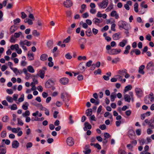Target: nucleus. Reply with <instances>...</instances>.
Masks as SVG:
<instances>
[{
	"instance_id": "obj_58",
	"label": "nucleus",
	"mask_w": 154,
	"mask_h": 154,
	"mask_svg": "<svg viewBox=\"0 0 154 154\" xmlns=\"http://www.w3.org/2000/svg\"><path fill=\"white\" fill-rule=\"evenodd\" d=\"M22 34V33L21 32H20L18 33L16 32L14 34V36L15 37L18 38Z\"/></svg>"
},
{
	"instance_id": "obj_41",
	"label": "nucleus",
	"mask_w": 154,
	"mask_h": 154,
	"mask_svg": "<svg viewBox=\"0 0 154 154\" xmlns=\"http://www.w3.org/2000/svg\"><path fill=\"white\" fill-rule=\"evenodd\" d=\"M10 109L11 110H15L17 109V105L14 103L12 105L10 106Z\"/></svg>"
},
{
	"instance_id": "obj_26",
	"label": "nucleus",
	"mask_w": 154,
	"mask_h": 154,
	"mask_svg": "<svg viewBox=\"0 0 154 154\" xmlns=\"http://www.w3.org/2000/svg\"><path fill=\"white\" fill-rule=\"evenodd\" d=\"M131 48V46L129 45L127 46L125 48V50L124 54H127L129 53V50Z\"/></svg>"
},
{
	"instance_id": "obj_28",
	"label": "nucleus",
	"mask_w": 154,
	"mask_h": 154,
	"mask_svg": "<svg viewBox=\"0 0 154 154\" xmlns=\"http://www.w3.org/2000/svg\"><path fill=\"white\" fill-rule=\"evenodd\" d=\"M126 22L123 21H120L118 22V25L119 28H123Z\"/></svg>"
},
{
	"instance_id": "obj_9",
	"label": "nucleus",
	"mask_w": 154,
	"mask_h": 154,
	"mask_svg": "<svg viewBox=\"0 0 154 154\" xmlns=\"http://www.w3.org/2000/svg\"><path fill=\"white\" fill-rule=\"evenodd\" d=\"M45 72L43 70H40L36 76L37 77V75L39 76L41 79H43L44 78L45 76Z\"/></svg>"
},
{
	"instance_id": "obj_60",
	"label": "nucleus",
	"mask_w": 154,
	"mask_h": 154,
	"mask_svg": "<svg viewBox=\"0 0 154 154\" xmlns=\"http://www.w3.org/2000/svg\"><path fill=\"white\" fill-rule=\"evenodd\" d=\"M21 17L23 19L27 17L26 14L24 12H21Z\"/></svg>"
},
{
	"instance_id": "obj_35",
	"label": "nucleus",
	"mask_w": 154,
	"mask_h": 154,
	"mask_svg": "<svg viewBox=\"0 0 154 154\" xmlns=\"http://www.w3.org/2000/svg\"><path fill=\"white\" fill-rule=\"evenodd\" d=\"M132 88V86L131 85H128L125 86V89H124V91L125 92H127L129 90H131Z\"/></svg>"
},
{
	"instance_id": "obj_25",
	"label": "nucleus",
	"mask_w": 154,
	"mask_h": 154,
	"mask_svg": "<svg viewBox=\"0 0 154 154\" xmlns=\"http://www.w3.org/2000/svg\"><path fill=\"white\" fill-rule=\"evenodd\" d=\"M92 110L91 109H88L86 111V114L87 116H91L92 114Z\"/></svg>"
},
{
	"instance_id": "obj_57",
	"label": "nucleus",
	"mask_w": 154,
	"mask_h": 154,
	"mask_svg": "<svg viewBox=\"0 0 154 154\" xmlns=\"http://www.w3.org/2000/svg\"><path fill=\"white\" fill-rule=\"evenodd\" d=\"M1 135L2 137L4 138L6 136V132L5 131H3L1 134Z\"/></svg>"
},
{
	"instance_id": "obj_16",
	"label": "nucleus",
	"mask_w": 154,
	"mask_h": 154,
	"mask_svg": "<svg viewBox=\"0 0 154 154\" xmlns=\"http://www.w3.org/2000/svg\"><path fill=\"white\" fill-rule=\"evenodd\" d=\"M127 43L128 41L127 40L123 39L122 41L119 42V45L121 47H123L127 44Z\"/></svg>"
},
{
	"instance_id": "obj_29",
	"label": "nucleus",
	"mask_w": 154,
	"mask_h": 154,
	"mask_svg": "<svg viewBox=\"0 0 154 154\" xmlns=\"http://www.w3.org/2000/svg\"><path fill=\"white\" fill-rule=\"evenodd\" d=\"M27 69L28 71L31 73H33L35 72V70L33 68L32 66H28L27 67Z\"/></svg>"
},
{
	"instance_id": "obj_34",
	"label": "nucleus",
	"mask_w": 154,
	"mask_h": 154,
	"mask_svg": "<svg viewBox=\"0 0 154 154\" xmlns=\"http://www.w3.org/2000/svg\"><path fill=\"white\" fill-rule=\"evenodd\" d=\"M32 34L35 36L38 37L40 35V33L36 30H34L32 32Z\"/></svg>"
},
{
	"instance_id": "obj_45",
	"label": "nucleus",
	"mask_w": 154,
	"mask_h": 154,
	"mask_svg": "<svg viewBox=\"0 0 154 154\" xmlns=\"http://www.w3.org/2000/svg\"><path fill=\"white\" fill-rule=\"evenodd\" d=\"M92 34L91 29L89 28L86 32V34L88 36H90Z\"/></svg>"
},
{
	"instance_id": "obj_23",
	"label": "nucleus",
	"mask_w": 154,
	"mask_h": 154,
	"mask_svg": "<svg viewBox=\"0 0 154 154\" xmlns=\"http://www.w3.org/2000/svg\"><path fill=\"white\" fill-rule=\"evenodd\" d=\"M131 28V26L128 23L125 22L124 26L123 28L125 29L126 31H128Z\"/></svg>"
},
{
	"instance_id": "obj_21",
	"label": "nucleus",
	"mask_w": 154,
	"mask_h": 154,
	"mask_svg": "<svg viewBox=\"0 0 154 154\" xmlns=\"http://www.w3.org/2000/svg\"><path fill=\"white\" fill-rule=\"evenodd\" d=\"M117 49H113L109 51H108L107 53L110 55L116 54H117Z\"/></svg>"
},
{
	"instance_id": "obj_49",
	"label": "nucleus",
	"mask_w": 154,
	"mask_h": 154,
	"mask_svg": "<svg viewBox=\"0 0 154 154\" xmlns=\"http://www.w3.org/2000/svg\"><path fill=\"white\" fill-rule=\"evenodd\" d=\"M32 143L31 142H29L26 144V148L27 149L32 147Z\"/></svg>"
},
{
	"instance_id": "obj_36",
	"label": "nucleus",
	"mask_w": 154,
	"mask_h": 154,
	"mask_svg": "<svg viewBox=\"0 0 154 154\" xmlns=\"http://www.w3.org/2000/svg\"><path fill=\"white\" fill-rule=\"evenodd\" d=\"M86 5L85 4H83L81 6V9L80 11V12L81 13H82L84 11L85 9L86 8Z\"/></svg>"
},
{
	"instance_id": "obj_63",
	"label": "nucleus",
	"mask_w": 154,
	"mask_h": 154,
	"mask_svg": "<svg viewBox=\"0 0 154 154\" xmlns=\"http://www.w3.org/2000/svg\"><path fill=\"white\" fill-rule=\"evenodd\" d=\"M14 24H16L17 23H19L20 22V19L17 18L14 20Z\"/></svg>"
},
{
	"instance_id": "obj_18",
	"label": "nucleus",
	"mask_w": 154,
	"mask_h": 154,
	"mask_svg": "<svg viewBox=\"0 0 154 154\" xmlns=\"http://www.w3.org/2000/svg\"><path fill=\"white\" fill-rule=\"evenodd\" d=\"M145 66L144 65H142L140 66L139 68L138 72L140 73L143 75L144 74V72L143 69L145 68Z\"/></svg>"
},
{
	"instance_id": "obj_15",
	"label": "nucleus",
	"mask_w": 154,
	"mask_h": 154,
	"mask_svg": "<svg viewBox=\"0 0 154 154\" xmlns=\"http://www.w3.org/2000/svg\"><path fill=\"white\" fill-rule=\"evenodd\" d=\"M19 143L18 141L16 140L13 141L12 143V147L15 149L17 148L19 146Z\"/></svg>"
},
{
	"instance_id": "obj_55",
	"label": "nucleus",
	"mask_w": 154,
	"mask_h": 154,
	"mask_svg": "<svg viewBox=\"0 0 154 154\" xmlns=\"http://www.w3.org/2000/svg\"><path fill=\"white\" fill-rule=\"evenodd\" d=\"M145 2L144 1H143L140 4V6L141 7L144 8H147L148 6L146 4L144 5Z\"/></svg>"
},
{
	"instance_id": "obj_33",
	"label": "nucleus",
	"mask_w": 154,
	"mask_h": 154,
	"mask_svg": "<svg viewBox=\"0 0 154 154\" xmlns=\"http://www.w3.org/2000/svg\"><path fill=\"white\" fill-rule=\"evenodd\" d=\"M37 24L38 25L37 27L38 28V29L40 30L41 29L42 27V24L41 22L39 20H37Z\"/></svg>"
},
{
	"instance_id": "obj_50",
	"label": "nucleus",
	"mask_w": 154,
	"mask_h": 154,
	"mask_svg": "<svg viewBox=\"0 0 154 154\" xmlns=\"http://www.w3.org/2000/svg\"><path fill=\"white\" fill-rule=\"evenodd\" d=\"M113 8V5L112 4L109 5L108 8L106 9V11L109 12Z\"/></svg>"
},
{
	"instance_id": "obj_8",
	"label": "nucleus",
	"mask_w": 154,
	"mask_h": 154,
	"mask_svg": "<svg viewBox=\"0 0 154 154\" xmlns=\"http://www.w3.org/2000/svg\"><path fill=\"white\" fill-rule=\"evenodd\" d=\"M63 4L65 7L70 8L72 6L73 3L70 0H66V1L64 2Z\"/></svg>"
},
{
	"instance_id": "obj_10",
	"label": "nucleus",
	"mask_w": 154,
	"mask_h": 154,
	"mask_svg": "<svg viewBox=\"0 0 154 154\" xmlns=\"http://www.w3.org/2000/svg\"><path fill=\"white\" fill-rule=\"evenodd\" d=\"M122 73H124L125 75V77L127 79L128 78L130 75L128 73H127V71L126 69H123L120 70L119 71L118 73L119 74H122Z\"/></svg>"
},
{
	"instance_id": "obj_1",
	"label": "nucleus",
	"mask_w": 154,
	"mask_h": 154,
	"mask_svg": "<svg viewBox=\"0 0 154 154\" xmlns=\"http://www.w3.org/2000/svg\"><path fill=\"white\" fill-rule=\"evenodd\" d=\"M55 81L52 79L48 80L46 82L45 87L46 88H50L53 86L55 83Z\"/></svg>"
},
{
	"instance_id": "obj_24",
	"label": "nucleus",
	"mask_w": 154,
	"mask_h": 154,
	"mask_svg": "<svg viewBox=\"0 0 154 154\" xmlns=\"http://www.w3.org/2000/svg\"><path fill=\"white\" fill-rule=\"evenodd\" d=\"M11 69L13 71V72L16 74V75H17L18 73L20 74L22 73V72L21 70V72H20V71L18 70L17 68H13V67H11Z\"/></svg>"
},
{
	"instance_id": "obj_54",
	"label": "nucleus",
	"mask_w": 154,
	"mask_h": 154,
	"mask_svg": "<svg viewBox=\"0 0 154 154\" xmlns=\"http://www.w3.org/2000/svg\"><path fill=\"white\" fill-rule=\"evenodd\" d=\"M40 65V63L39 61L38 60H35L34 61V63L33 64V65L35 66L36 67Z\"/></svg>"
},
{
	"instance_id": "obj_17",
	"label": "nucleus",
	"mask_w": 154,
	"mask_h": 154,
	"mask_svg": "<svg viewBox=\"0 0 154 154\" xmlns=\"http://www.w3.org/2000/svg\"><path fill=\"white\" fill-rule=\"evenodd\" d=\"M28 58L30 60H32L34 59V57L33 53L29 51L27 54Z\"/></svg>"
},
{
	"instance_id": "obj_62",
	"label": "nucleus",
	"mask_w": 154,
	"mask_h": 154,
	"mask_svg": "<svg viewBox=\"0 0 154 154\" xmlns=\"http://www.w3.org/2000/svg\"><path fill=\"white\" fill-rule=\"evenodd\" d=\"M78 60H81L83 59L84 60H85L86 59V57L85 56H84L83 57H82L81 56H79L78 57Z\"/></svg>"
},
{
	"instance_id": "obj_48",
	"label": "nucleus",
	"mask_w": 154,
	"mask_h": 154,
	"mask_svg": "<svg viewBox=\"0 0 154 154\" xmlns=\"http://www.w3.org/2000/svg\"><path fill=\"white\" fill-rule=\"evenodd\" d=\"M6 99L9 103H12L13 101V98L9 96H8L6 97Z\"/></svg>"
},
{
	"instance_id": "obj_11",
	"label": "nucleus",
	"mask_w": 154,
	"mask_h": 154,
	"mask_svg": "<svg viewBox=\"0 0 154 154\" xmlns=\"http://www.w3.org/2000/svg\"><path fill=\"white\" fill-rule=\"evenodd\" d=\"M69 81V79L66 78H63L60 79V82L62 84L65 85L67 84Z\"/></svg>"
},
{
	"instance_id": "obj_46",
	"label": "nucleus",
	"mask_w": 154,
	"mask_h": 154,
	"mask_svg": "<svg viewBox=\"0 0 154 154\" xmlns=\"http://www.w3.org/2000/svg\"><path fill=\"white\" fill-rule=\"evenodd\" d=\"M126 152L123 150L119 148L118 151V154H126Z\"/></svg>"
},
{
	"instance_id": "obj_64",
	"label": "nucleus",
	"mask_w": 154,
	"mask_h": 154,
	"mask_svg": "<svg viewBox=\"0 0 154 154\" xmlns=\"http://www.w3.org/2000/svg\"><path fill=\"white\" fill-rule=\"evenodd\" d=\"M66 57L68 59H70L72 58V57L71 56L69 53H68L65 55Z\"/></svg>"
},
{
	"instance_id": "obj_43",
	"label": "nucleus",
	"mask_w": 154,
	"mask_h": 154,
	"mask_svg": "<svg viewBox=\"0 0 154 154\" xmlns=\"http://www.w3.org/2000/svg\"><path fill=\"white\" fill-rule=\"evenodd\" d=\"M134 9L135 11L137 13L138 12V4L137 3H136L134 5Z\"/></svg>"
},
{
	"instance_id": "obj_4",
	"label": "nucleus",
	"mask_w": 154,
	"mask_h": 154,
	"mask_svg": "<svg viewBox=\"0 0 154 154\" xmlns=\"http://www.w3.org/2000/svg\"><path fill=\"white\" fill-rule=\"evenodd\" d=\"M147 70H154V62L151 61L148 63L146 66Z\"/></svg>"
},
{
	"instance_id": "obj_51",
	"label": "nucleus",
	"mask_w": 154,
	"mask_h": 154,
	"mask_svg": "<svg viewBox=\"0 0 154 154\" xmlns=\"http://www.w3.org/2000/svg\"><path fill=\"white\" fill-rule=\"evenodd\" d=\"M70 40V36H69L66 39L63 40V43H68Z\"/></svg>"
},
{
	"instance_id": "obj_20",
	"label": "nucleus",
	"mask_w": 154,
	"mask_h": 154,
	"mask_svg": "<svg viewBox=\"0 0 154 154\" xmlns=\"http://www.w3.org/2000/svg\"><path fill=\"white\" fill-rule=\"evenodd\" d=\"M111 17H115L116 19H117L119 18V15L117 13V12L115 11H112L110 14Z\"/></svg>"
},
{
	"instance_id": "obj_12",
	"label": "nucleus",
	"mask_w": 154,
	"mask_h": 154,
	"mask_svg": "<svg viewBox=\"0 0 154 154\" xmlns=\"http://www.w3.org/2000/svg\"><path fill=\"white\" fill-rule=\"evenodd\" d=\"M85 127L84 128V130L87 131V129H90L91 128V125L88 122H85L84 124Z\"/></svg>"
},
{
	"instance_id": "obj_2",
	"label": "nucleus",
	"mask_w": 154,
	"mask_h": 154,
	"mask_svg": "<svg viewBox=\"0 0 154 154\" xmlns=\"http://www.w3.org/2000/svg\"><path fill=\"white\" fill-rule=\"evenodd\" d=\"M109 3L108 0H103L102 2L98 3V5L101 8L104 9L107 6Z\"/></svg>"
},
{
	"instance_id": "obj_14",
	"label": "nucleus",
	"mask_w": 154,
	"mask_h": 154,
	"mask_svg": "<svg viewBox=\"0 0 154 154\" xmlns=\"http://www.w3.org/2000/svg\"><path fill=\"white\" fill-rule=\"evenodd\" d=\"M6 153V149L3 145L0 144V154H5Z\"/></svg>"
},
{
	"instance_id": "obj_31",
	"label": "nucleus",
	"mask_w": 154,
	"mask_h": 154,
	"mask_svg": "<svg viewBox=\"0 0 154 154\" xmlns=\"http://www.w3.org/2000/svg\"><path fill=\"white\" fill-rule=\"evenodd\" d=\"M116 97V95L115 93H112L110 96L111 100L112 102H113L115 100V98Z\"/></svg>"
},
{
	"instance_id": "obj_56",
	"label": "nucleus",
	"mask_w": 154,
	"mask_h": 154,
	"mask_svg": "<svg viewBox=\"0 0 154 154\" xmlns=\"http://www.w3.org/2000/svg\"><path fill=\"white\" fill-rule=\"evenodd\" d=\"M104 136L105 139H107L110 137L111 136L109 133L105 132L104 134Z\"/></svg>"
},
{
	"instance_id": "obj_32",
	"label": "nucleus",
	"mask_w": 154,
	"mask_h": 154,
	"mask_svg": "<svg viewBox=\"0 0 154 154\" xmlns=\"http://www.w3.org/2000/svg\"><path fill=\"white\" fill-rule=\"evenodd\" d=\"M16 27L15 26H11V27L10 29V31L11 34L13 33L16 31L17 30V29H16Z\"/></svg>"
},
{
	"instance_id": "obj_39",
	"label": "nucleus",
	"mask_w": 154,
	"mask_h": 154,
	"mask_svg": "<svg viewBox=\"0 0 154 154\" xmlns=\"http://www.w3.org/2000/svg\"><path fill=\"white\" fill-rule=\"evenodd\" d=\"M79 67L80 69L81 70H82L83 71L85 70V68L84 65L82 63H80L79 65Z\"/></svg>"
},
{
	"instance_id": "obj_38",
	"label": "nucleus",
	"mask_w": 154,
	"mask_h": 154,
	"mask_svg": "<svg viewBox=\"0 0 154 154\" xmlns=\"http://www.w3.org/2000/svg\"><path fill=\"white\" fill-rule=\"evenodd\" d=\"M68 95L66 93L65 94H64L63 93H62L61 94V98L63 100V101H65V99L66 97H67Z\"/></svg>"
},
{
	"instance_id": "obj_19",
	"label": "nucleus",
	"mask_w": 154,
	"mask_h": 154,
	"mask_svg": "<svg viewBox=\"0 0 154 154\" xmlns=\"http://www.w3.org/2000/svg\"><path fill=\"white\" fill-rule=\"evenodd\" d=\"M48 56L47 54H42L40 57V59L41 60L44 61L46 60L48 58Z\"/></svg>"
},
{
	"instance_id": "obj_30",
	"label": "nucleus",
	"mask_w": 154,
	"mask_h": 154,
	"mask_svg": "<svg viewBox=\"0 0 154 154\" xmlns=\"http://www.w3.org/2000/svg\"><path fill=\"white\" fill-rule=\"evenodd\" d=\"M93 21L95 24L98 25V24L101 22L102 21H101L97 18H95L93 20Z\"/></svg>"
},
{
	"instance_id": "obj_13",
	"label": "nucleus",
	"mask_w": 154,
	"mask_h": 154,
	"mask_svg": "<svg viewBox=\"0 0 154 154\" xmlns=\"http://www.w3.org/2000/svg\"><path fill=\"white\" fill-rule=\"evenodd\" d=\"M53 44L54 42L53 40H49L47 43V45L48 48L51 49L53 47Z\"/></svg>"
},
{
	"instance_id": "obj_37",
	"label": "nucleus",
	"mask_w": 154,
	"mask_h": 154,
	"mask_svg": "<svg viewBox=\"0 0 154 154\" xmlns=\"http://www.w3.org/2000/svg\"><path fill=\"white\" fill-rule=\"evenodd\" d=\"M32 115L35 117H36L37 115H38L39 117H40L42 116V115L41 113H39L38 111H36L35 112L33 113L32 114Z\"/></svg>"
},
{
	"instance_id": "obj_22",
	"label": "nucleus",
	"mask_w": 154,
	"mask_h": 154,
	"mask_svg": "<svg viewBox=\"0 0 154 154\" xmlns=\"http://www.w3.org/2000/svg\"><path fill=\"white\" fill-rule=\"evenodd\" d=\"M120 35V33H116L113 34L112 36L113 39L114 40H119L120 38V37H119Z\"/></svg>"
},
{
	"instance_id": "obj_44",
	"label": "nucleus",
	"mask_w": 154,
	"mask_h": 154,
	"mask_svg": "<svg viewBox=\"0 0 154 154\" xmlns=\"http://www.w3.org/2000/svg\"><path fill=\"white\" fill-rule=\"evenodd\" d=\"M28 11L29 13V14L28 16L30 18V19H31L33 20H35V18L34 17L33 14L31 13L30 11Z\"/></svg>"
},
{
	"instance_id": "obj_27",
	"label": "nucleus",
	"mask_w": 154,
	"mask_h": 154,
	"mask_svg": "<svg viewBox=\"0 0 154 154\" xmlns=\"http://www.w3.org/2000/svg\"><path fill=\"white\" fill-rule=\"evenodd\" d=\"M90 101L91 103H95V105H98L100 103V102L98 100L96 101L93 98H91Z\"/></svg>"
},
{
	"instance_id": "obj_6",
	"label": "nucleus",
	"mask_w": 154,
	"mask_h": 154,
	"mask_svg": "<svg viewBox=\"0 0 154 154\" xmlns=\"http://www.w3.org/2000/svg\"><path fill=\"white\" fill-rule=\"evenodd\" d=\"M133 93L132 92H130L129 93V94H125L124 96V98L125 101L128 102H130L131 100V96L130 94H133Z\"/></svg>"
},
{
	"instance_id": "obj_59",
	"label": "nucleus",
	"mask_w": 154,
	"mask_h": 154,
	"mask_svg": "<svg viewBox=\"0 0 154 154\" xmlns=\"http://www.w3.org/2000/svg\"><path fill=\"white\" fill-rule=\"evenodd\" d=\"M9 119L8 117L6 116L3 117L2 120L4 122H7V120Z\"/></svg>"
},
{
	"instance_id": "obj_40",
	"label": "nucleus",
	"mask_w": 154,
	"mask_h": 154,
	"mask_svg": "<svg viewBox=\"0 0 154 154\" xmlns=\"http://www.w3.org/2000/svg\"><path fill=\"white\" fill-rule=\"evenodd\" d=\"M29 105L28 102H26L25 104L22 105V108L24 110H27L28 109V106Z\"/></svg>"
},
{
	"instance_id": "obj_52",
	"label": "nucleus",
	"mask_w": 154,
	"mask_h": 154,
	"mask_svg": "<svg viewBox=\"0 0 154 154\" xmlns=\"http://www.w3.org/2000/svg\"><path fill=\"white\" fill-rule=\"evenodd\" d=\"M30 113L29 110H26L25 113H23L22 114V115L23 117H25L27 116H29V115Z\"/></svg>"
},
{
	"instance_id": "obj_61",
	"label": "nucleus",
	"mask_w": 154,
	"mask_h": 154,
	"mask_svg": "<svg viewBox=\"0 0 154 154\" xmlns=\"http://www.w3.org/2000/svg\"><path fill=\"white\" fill-rule=\"evenodd\" d=\"M94 73L96 75L98 74H100L101 73V70L99 69L95 71L94 72Z\"/></svg>"
},
{
	"instance_id": "obj_7",
	"label": "nucleus",
	"mask_w": 154,
	"mask_h": 154,
	"mask_svg": "<svg viewBox=\"0 0 154 154\" xmlns=\"http://www.w3.org/2000/svg\"><path fill=\"white\" fill-rule=\"evenodd\" d=\"M74 140L71 137H68L66 140L67 144L69 146H72L74 144Z\"/></svg>"
},
{
	"instance_id": "obj_42",
	"label": "nucleus",
	"mask_w": 154,
	"mask_h": 154,
	"mask_svg": "<svg viewBox=\"0 0 154 154\" xmlns=\"http://www.w3.org/2000/svg\"><path fill=\"white\" fill-rule=\"evenodd\" d=\"M149 98H150L149 96H146L145 97L144 99V101L146 104H150L149 101Z\"/></svg>"
},
{
	"instance_id": "obj_5",
	"label": "nucleus",
	"mask_w": 154,
	"mask_h": 154,
	"mask_svg": "<svg viewBox=\"0 0 154 154\" xmlns=\"http://www.w3.org/2000/svg\"><path fill=\"white\" fill-rule=\"evenodd\" d=\"M135 91L136 94L138 97L140 98L142 97L143 92L141 89L137 88H135Z\"/></svg>"
},
{
	"instance_id": "obj_53",
	"label": "nucleus",
	"mask_w": 154,
	"mask_h": 154,
	"mask_svg": "<svg viewBox=\"0 0 154 154\" xmlns=\"http://www.w3.org/2000/svg\"><path fill=\"white\" fill-rule=\"evenodd\" d=\"M57 45L58 46H60L61 47H66V45L65 44H62L61 41H60L58 42Z\"/></svg>"
},
{
	"instance_id": "obj_3",
	"label": "nucleus",
	"mask_w": 154,
	"mask_h": 154,
	"mask_svg": "<svg viewBox=\"0 0 154 154\" xmlns=\"http://www.w3.org/2000/svg\"><path fill=\"white\" fill-rule=\"evenodd\" d=\"M128 135L131 139H133L135 138V133L134 131L132 129H130L128 131Z\"/></svg>"
},
{
	"instance_id": "obj_47",
	"label": "nucleus",
	"mask_w": 154,
	"mask_h": 154,
	"mask_svg": "<svg viewBox=\"0 0 154 154\" xmlns=\"http://www.w3.org/2000/svg\"><path fill=\"white\" fill-rule=\"evenodd\" d=\"M18 121V125L22 126L23 125V123L22 122V121L19 118L17 119Z\"/></svg>"
}]
</instances>
